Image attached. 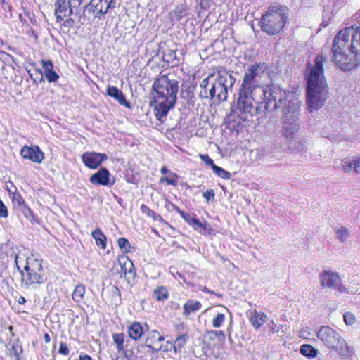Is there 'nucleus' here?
Wrapping results in <instances>:
<instances>
[{
    "label": "nucleus",
    "instance_id": "nucleus-52",
    "mask_svg": "<svg viewBox=\"0 0 360 360\" xmlns=\"http://www.w3.org/2000/svg\"><path fill=\"white\" fill-rule=\"evenodd\" d=\"M163 57L168 58V59H167V60H173L176 57V53L174 51L168 50L167 53H165Z\"/></svg>",
    "mask_w": 360,
    "mask_h": 360
},
{
    "label": "nucleus",
    "instance_id": "nucleus-51",
    "mask_svg": "<svg viewBox=\"0 0 360 360\" xmlns=\"http://www.w3.org/2000/svg\"><path fill=\"white\" fill-rule=\"evenodd\" d=\"M203 197L209 202L210 200H213L214 198V191L212 189L207 190L203 193Z\"/></svg>",
    "mask_w": 360,
    "mask_h": 360
},
{
    "label": "nucleus",
    "instance_id": "nucleus-49",
    "mask_svg": "<svg viewBox=\"0 0 360 360\" xmlns=\"http://www.w3.org/2000/svg\"><path fill=\"white\" fill-rule=\"evenodd\" d=\"M192 226L195 229V231H197L200 233L202 232V229H204V230L206 229V224H202V223L200 222L197 219H196V222H194Z\"/></svg>",
    "mask_w": 360,
    "mask_h": 360
},
{
    "label": "nucleus",
    "instance_id": "nucleus-61",
    "mask_svg": "<svg viewBox=\"0 0 360 360\" xmlns=\"http://www.w3.org/2000/svg\"><path fill=\"white\" fill-rule=\"evenodd\" d=\"M112 289L113 292H117L119 295H120V292L116 286H112Z\"/></svg>",
    "mask_w": 360,
    "mask_h": 360
},
{
    "label": "nucleus",
    "instance_id": "nucleus-22",
    "mask_svg": "<svg viewBox=\"0 0 360 360\" xmlns=\"http://www.w3.org/2000/svg\"><path fill=\"white\" fill-rule=\"evenodd\" d=\"M121 274L129 282L130 278L135 276L136 272L132 262L126 258L122 262L120 261Z\"/></svg>",
    "mask_w": 360,
    "mask_h": 360
},
{
    "label": "nucleus",
    "instance_id": "nucleus-7",
    "mask_svg": "<svg viewBox=\"0 0 360 360\" xmlns=\"http://www.w3.org/2000/svg\"><path fill=\"white\" fill-rule=\"evenodd\" d=\"M283 94L277 98L278 106L276 108L283 107V120H297L300 115V105L296 96L290 92H286L281 88ZM275 108L271 106V110Z\"/></svg>",
    "mask_w": 360,
    "mask_h": 360
},
{
    "label": "nucleus",
    "instance_id": "nucleus-41",
    "mask_svg": "<svg viewBox=\"0 0 360 360\" xmlns=\"http://www.w3.org/2000/svg\"><path fill=\"white\" fill-rule=\"evenodd\" d=\"M18 208L27 219L32 221L34 219V214L32 211L26 204L22 205Z\"/></svg>",
    "mask_w": 360,
    "mask_h": 360
},
{
    "label": "nucleus",
    "instance_id": "nucleus-10",
    "mask_svg": "<svg viewBox=\"0 0 360 360\" xmlns=\"http://www.w3.org/2000/svg\"><path fill=\"white\" fill-rule=\"evenodd\" d=\"M264 68L263 63L250 65L245 71L240 88L252 90L255 87H263L264 85L258 84L257 78L261 77Z\"/></svg>",
    "mask_w": 360,
    "mask_h": 360
},
{
    "label": "nucleus",
    "instance_id": "nucleus-33",
    "mask_svg": "<svg viewBox=\"0 0 360 360\" xmlns=\"http://www.w3.org/2000/svg\"><path fill=\"white\" fill-rule=\"evenodd\" d=\"M153 296L157 300L162 301L167 299L168 291L165 287L159 286L154 290Z\"/></svg>",
    "mask_w": 360,
    "mask_h": 360
},
{
    "label": "nucleus",
    "instance_id": "nucleus-5",
    "mask_svg": "<svg viewBox=\"0 0 360 360\" xmlns=\"http://www.w3.org/2000/svg\"><path fill=\"white\" fill-rule=\"evenodd\" d=\"M333 46L349 52H360V26L352 25L341 30L335 37Z\"/></svg>",
    "mask_w": 360,
    "mask_h": 360
},
{
    "label": "nucleus",
    "instance_id": "nucleus-39",
    "mask_svg": "<svg viewBox=\"0 0 360 360\" xmlns=\"http://www.w3.org/2000/svg\"><path fill=\"white\" fill-rule=\"evenodd\" d=\"M117 244L119 248L123 252H129L130 251V243L127 238H120L117 240Z\"/></svg>",
    "mask_w": 360,
    "mask_h": 360
},
{
    "label": "nucleus",
    "instance_id": "nucleus-29",
    "mask_svg": "<svg viewBox=\"0 0 360 360\" xmlns=\"http://www.w3.org/2000/svg\"><path fill=\"white\" fill-rule=\"evenodd\" d=\"M92 237L95 239L96 243L102 249L106 248V237L100 229H96L91 233Z\"/></svg>",
    "mask_w": 360,
    "mask_h": 360
},
{
    "label": "nucleus",
    "instance_id": "nucleus-60",
    "mask_svg": "<svg viewBox=\"0 0 360 360\" xmlns=\"http://www.w3.org/2000/svg\"><path fill=\"white\" fill-rule=\"evenodd\" d=\"M307 330H302L301 332H300V336L304 338H307Z\"/></svg>",
    "mask_w": 360,
    "mask_h": 360
},
{
    "label": "nucleus",
    "instance_id": "nucleus-11",
    "mask_svg": "<svg viewBox=\"0 0 360 360\" xmlns=\"http://www.w3.org/2000/svg\"><path fill=\"white\" fill-rule=\"evenodd\" d=\"M84 0H57L56 2L55 15L58 22H62L65 17L70 16L73 9H77Z\"/></svg>",
    "mask_w": 360,
    "mask_h": 360
},
{
    "label": "nucleus",
    "instance_id": "nucleus-12",
    "mask_svg": "<svg viewBox=\"0 0 360 360\" xmlns=\"http://www.w3.org/2000/svg\"><path fill=\"white\" fill-rule=\"evenodd\" d=\"M307 85L306 89V103L309 112H313L315 109V66L309 63L307 65Z\"/></svg>",
    "mask_w": 360,
    "mask_h": 360
},
{
    "label": "nucleus",
    "instance_id": "nucleus-45",
    "mask_svg": "<svg viewBox=\"0 0 360 360\" xmlns=\"http://www.w3.org/2000/svg\"><path fill=\"white\" fill-rule=\"evenodd\" d=\"M13 202L20 207L25 204L24 199L19 193H14L13 195Z\"/></svg>",
    "mask_w": 360,
    "mask_h": 360
},
{
    "label": "nucleus",
    "instance_id": "nucleus-34",
    "mask_svg": "<svg viewBox=\"0 0 360 360\" xmlns=\"http://www.w3.org/2000/svg\"><path fill=\"white\" fill-rule=\"evenodd\" d=\"M141 210L143 213L147 214L149 217L153 218L155 221H158L160 222H164L163 218L155 213L153 210H150L148 206L146 205H142L141 206Z\"/></svg>",
    "mask_w": 360,
    "mask_h": 360
},
{
    "label": "nucleus",
    "instance_id": "nucleus-36",
    "mask_svg": "<svg viewBox=\"0 0 360 360\" xmlns=\"http://www.w3.org/2000/svg\"><path fill=\"white\" fill-rule=\"evenodd\" d=\"M212 169L213 172L221 178L224 179H229L231 178V174L229 172L224 170L223 168L217 166L216 165H213V167Z\"/></svg>",
    "mask_w": 360,
    "mask_h": 360
},
{
    "label": "nucleus",
    "instance_id": "nucleus-40",
    "mask_svg": "<svg viewBox=\"0 0 360 360\" xmlns=\"http://www.w3.org/2000/svg\"><path fill=\"white\" fill-rule=\"evenodd\" d=\"M186 339L187 338L185 335H179L176 338L174 343V349L175 352H177L178 350H180V349L186 344Z\"/></svg>",
    "mask_w": 360,
    "mask_h": 360
},
{
    "label": "nucleus",
    "instance_id": "nucleus-4",
    "mask_svg": "<svg viewBox=\"0 0 360 360\" xmlns=\"http://www.w3.org/2000/svg\"><path fill=\"white\" fill-rule=\"evenodd\" d=\"M24 271H21L22 287L37 288L44 283L46 278L42 268V261L39 257L34 255L28 257Z\"/></svg>",
    "mask_w": 360,
    "mask_h": 360
},
{
    "label": "nucleus",
    "instance_id": "nucleus-18",
    "mask_svg": "<svg viewBox=\"0 0 360 360\" xmlns=\"http://www.w3.org/2000/svg\"><path fill=\"white\" fill-rule=\"evenodd\" d=\"M20 154L23 158L30 160L35 163H41L44 159V153L37 146H25L21 148Z\"/></svg>",
    "mask_w": 360,
    "mask_h": 360
},
{
    "label": "nucleus",
    "instance_id": "nucleus-42",
    "mask_svg": "<svg viewBox=\"0 0 360 360\" xmlns=\"http://www.w3.org/2000/svg\"><path fill=\"white\" fill-rule=\"evenodd\" d=\"M225 320V315L221 313H219L213 319L212 321V326L214 328H220Z\"/></svg>",
    "mask_w": 360,
    "mask_h": 360
},
{
    "label": "nucleus",
    "instance_id": "nucleus-38",
    "mask_svg": "<svg viewBox=\"0 0 360 360\" xmlns=\"http://www.w3.org/2000/svg\"><path fill=\"white\" fill-rule=\"evenodd\" d=\"M177 175L175 173L169 172L168 176L162 177L160 179V182H166L167 184L173 185L174 186L177 185Z\"/></svg>",
    "mask_w": 360,
    "mask_h": 360
},
{
    "label": "nucleus",
    "instance_id": "nucleus-57",
    "mask_svg": "<svg viewBox=\"0 0 360 360\" xmlns=\"http://www.w3.org/2000/svg\"><path fill=\"white\" fill-rule=\"evenodd\" d=\"M160 172L162 174H169V172H171L166 167H162L160 169Z\"/></svg>",
    "mask_w": 360,
    "mask_h": 360
},
{
    "label": "nucleus",
    "instance_id": "nucleus-58",
    "mask_svg": "<svg viewBox=\"0 0 360 360\" xmlns=\"http://www.w3.org/2000/svg\"><path fill=\"white\" fill-rule=\"evenodd\" d=\"M44 339L46 343H49L51 342V337L48 333L44 334Z\"/></svg>",
    "mask_w": 360,
    "mask_h": 360
},
{
    "label": "nucleus",
    "instance_id": "nucleus-44",
    "mask_svg": "<svg viewBox=\"0 0 360 360\" xmlns=\"http://www.w3.org/2000/svg\"><path fill=\"white\" fill-rule=\"evenodd\" d=\"M337 238L341 241H345L349 236L347 229L345 227L342 226L340 229L336 231Z\"/></svg>",
    "mask_w": 360,
    "mask_h": 360
},
{
    "label": "nucleus",
    "instance_id": "nucleus-43",
    "mask_svg": "<svg viewBox=\"0 0 360 360\" xmlns=\"http://www.w3.org/2000/svg\"><path fill=\"white\" fill-rule=\"evenodd\" d=\"M344 322L347 326H352L356 322L355 315L350 311L345 312L343 315Z\"/></svg>",
    "mask_w": 360,
    "mask_h": 360
},
{
    "label": "nucleus",
    "instance_id": "nucleus-19",
    "mask_svg": "<svg viewBox=\"0 0 360 360\" xmlns=\"http://www.w3.org/2000/svg\"><path fill=\"white\" fill-rule=\"evenodd\" d=\"M164 336L158 331L153 330L148 334L146 339V346L153 351L158 352L162 349V342L164 341Z\"/></svg>",
    "mask_w": 360,
    "mask_h": 360
},
{
    "label": "nucleus",
    "instance_id": "nucleus-32",
    "mask_svg": "<svg viewBox=\"0 0 360 360\" xmlns=\"http://www.w3.org/2000/svg\"><path fill=\"white\" fill-rule=\"evenodd\" d=\"M22 350V347L19 343L13 342L8 347V354L11 357H15L18 360Z\"/></svg>",
    "mask_w": 360,
    "mask_h": 360
},
{
    "label": "nucleus",
    "instance_id": "nucleus-23",
    "mask_svg": "<svg viewBox=\"0 0 360 360\" xmlns=\"http://www.w3.org/2000/svg\"><path fill=\"white\" fill-rule=\"evenodd\" d=\"M250 314V322L255 329L262 326L268 320V316L264 312H257L254 310Z\"/></svg>",
    "mask_w": 360,
    "mask_h": 360
},
{
    "label": "nucleus",
    "instance_id": "nucleus-2",
    "mask_svg": "<svg viewBox=\"0 0 360 360\" xmlns=\"http://www.w3.org/2000/svg\"><path fill=\"white\" fill-rule=\"evenodd\" d=\"M153 89L155 114L158 120H161L176 103L178 82L170 79L167 75H162L155 81Z\"/></svg>",
    "mask_w": 360,
    "mask_h": 360
},
{
    "label": "nucleus",
    "instance_id": "nucleus-30",
    "mask_svg": "<svg viewBox=\"0 0 360 360\" xmlns=\"http://www.w3.org/2000/svg\"><path fill=\"white\" fill-rule=\"evenodd\" d=\"M112 340L113 342L116 345V348L118 352H124V349L125 347L124 345V333H113L112 334Z\"/></svg>",
    "mask_w": 360,
    "mask_h": 360
},
{
    "label": "nucleus",
    "instance_id": "nucleus-47",
    "mask_svg": "<svg viewBox=\"0 0 360 360\" xmlns=\"http://www.w3.org/2000/svg\"><path fill=\"white\" fill-rule=\"evenodd\" d=\"M58 353L65 356L69 354L70 349L65 342H60Z\"/></svg>",
    "mask_w": 360,
    "mask_h": 360
},
{
    "label": "nucleus",
    "instance_id": "nucleus-8",
    "mask_svg": "<svg viewBox=\"0 0 360 360\" xmlns=\"http://www.w3.org/2000/svg\"><path fill=\"white\" fill-rule=\"evenodd\" d=\"M345 49L333 46V60L335 64L342 70L348 71L355 68L360 63V52H349L346 53Z\"/></svg>",
    "mask_w": 360,
    "mask_h": 360
},
{
    "label": "nucleus",
    "instance_id": "nucleus-27",
    "mask_svg": "<svg viewBox=\"0 0 360 360\" xmlns=\"http://www.w3.org/2000/svg\"><path fill=\"white\" fill-rule=\"evenodd\" d=\"M353 169L356 173H360V157L354 158L353 162L343 161L342 169L345 172H351Z\"/></svg>",
    "mask_w": 360,
    "mask_h": 360
},
{
    "label": "nucleus",
    "instance_id": "nucleus-6",
    "mask_svg": "<svg viewBox=\"0 0 360 360\" xmlns=\"http://www.w3.org/2000/svg\"><path fill=\"white\" fill-rule=\"evenodd\" d=\"M235 79L231 74L224 72L216 74L215 78L209 89L211 99L216 98L219 102L224 101L228 96V91L231 89Z\"/></svg>",
    "mask_w": 360,
    "mask_h": 360
},
{
    "label": "nucleus",
    "instance_id": "nucleus-48",
    "mask_svg": "<svg viewBox=\"0 0 360 360\" xmlns=\"http://www.w3.org/2000/svg\"><path fill=\"white\" fill-rule=\"evenodd\" d=\"M35 73H31L30 71H28L29 75L32 80L36 82L37 79H39L38 75L40 76L39 80L41 81L43 79V74L42 71L40 70H35Z\"/></svg>",
    "mask_w": 360,
    "mask_h": 360
},
{
    "label": "nucleus",
    "instance_id": "nucleus-13",
    "mask_svg": "<svg viewBox=\"0 0 360 360\" xmlns=\"http://www.w3.org/2000/svg\"><path fill=\"white\" fill-rule=\"evenodd\" d=\"M321 284L323 287L330 288L338 290L340 292H344L345 288L342 283V280L339 274L330 271H324L320 274Z\"/></svg>",
    "mask_w": 360,
    "mask_h": 360
},
{
    "label": "nucleus",
    "instance_id": "nucleus-46",
    "mask_svg": "<svg viewBox=\"0 0 360 360\" xmlns=\"http://www.w3.org/2000/svg\"><path fill=\"white\" fill-rule=\"evenodd\" d=\"M8 215V212L7 207L0 199V218H6Z\"/></svg>",
    "mask_w": 360,
    "mask_h": 360
},
{
    "label": "nucleus",
    "instance_id": "nucleus-3",
    "mask_svg": "<svg viewBox=\"0 0 360 360\" xmlns=\"http://www.w3.org/2000/svg\"><path fill=\"white\" fill-rule=\"evenodd\" d=\"M287 19V8L281 5H274L269 6L262 15L259 25L263 32L274 35L283 29Z\"/></svg>",
    "mask_w": 360,
    "mask_h": 360
},
{
    "label": "nucleus",
    "instance_id": "nucleus-55",
    "mask_svg": "<svg viewBox=\"0 0 360 360\" xmlns=\"http://www.w3.org/2000/svg\"><path fill=\"white\" fill-rule=\"evenodd\" d=\"M122 352L124 354V356L122 358H124L126 360H130V358L131 356V352L130 354H129V352L125 351L124 349V352Z\"/></svg>",
    "mask_w": 360,
    "mask_h": 360
},
{
    "label": "nucleus",
    "instance_id": "nucleus-35",
    "mask_svg": "<svg viewBox=\"0 0 360 360\" xmlns=\"http://www.w3.org/2000/svg\"><path fill=\"white\" fill-rule=\"evenodd\" d=\"M177 212L180 214L181 217L190 225H193L194 222H196V217L194 214H189L181 211L178 207L176 208Z\"/></svg>",
    "mask_w": 360,
    "mask_h": 360
},
{
    "label": "nucleus",
    "instance_id": "nucleus-25",
    "mask_svg": "<svg viewBox=\"0 0 360 360\" xmlns=\"http://www.w3.org/2000/svg\"><path fill=\"white\" fill-rule=\"evenodd\" d=\"M129 336L135 340H139L143 334V328L139 322H134L128 328Z\"/></svg>",
    "mask_w": 360,
    "mask_h": 360
},
{
    "label": "nucleus",
    "instance_id": "nucleus-53",
    "mask_svg": "<svg viewBox=\"0 0 360 360\" xmlns=\"http://www.w3.org/2000/svg\"><path fill=\"white\" fill-rule=\"evenodd\" d=\"M202 291L205 292H207V293H210V294H214L216 295L217 297H222V295L221 294H217L215 293L214 292L209 290L206 287H202L201 289H200Z\"/></svg>",
    "mask_w": 360,
    "mask_h": 360
},
{
    "label": "nucleus",
    "instance_id": "nucleus-17",
    "mask_svg": "<svg viewBox=\"0 0 360 360\" xmlns=\"http://www.w3.org/2000/svg\"><path fill=\"white\" fill-rule=\"evenodd\" d=\"M82 162L89 169L98 168L103 162L108 159L105 153L96 152H85L82 156Z\"/></svg>",
    "mask_w": 360,
    "mask_h": 360
},
{
    "label": "nucleus",
    "instance_id": "nucleus-56",
    "mask_svg": "<svg viewBox=\"0 0 360 360\" xmlns=\"http://www.w3.org/2000/svg\"><path fill=\"white\" fill-rule=\"evenodd\" d=\"M79 360H92L91 356L86 354H81L79 356Z\"/></svg>",
    "mask_w": 360,
    "mask_h": 360
},
{
    "label": "nucleus",
    "instance_id": "nucleus-1",
    "mask_svg": "<svg viewBox=\"0 0 360 360\" xmlns=\"http://www.w3.org/2000/svg\"><path fill=\"white\" fill-rule=\"evenodd\" d=\"M282 94L281 88L274 84L255 87L252 90L240 88L236 109L240 113L251 117L265 115L271 111V106H278L276 101Z\"/></svg>",
    "mask_w": 360,
    "mask_h": 360
},
{
    "label": "nucleus",
    "instance_id": "nucleus-62",
    "mask_svg": "<svg viewBox=\"0 0 360 360\" xmlns=\"http://www.w3.org/2000/svg\"><path fill=\"white\" fill-rule=\"evenodd\" d=\"M116 360H126L124 358H117Z\"/></svg>",
    "mask_w": 360,
    "mask_h": 360
},
{
    "label": "nucleus",
    "instance_id": "nucleus-20",
    "mask_svg": "<svg viewBox=\"0 0 360 360\" xmlns=\"http://www.w3.org/2000/svg\"><path fill=\"white\" fill-rule=\"evenodd\" d=\"M107 94L111 98H113L115 101H117L120 105H123L127 108H131L130 103L126 99L125 96L115 86H108L107 89Z\"/></svg>",
    "mask_w": 360,
    "mask_h": 360
},
{
    "label": "nucleus",
    "instance_id": "nucleus-28",
    "mask_svg": "<svg viewBox=\"0 0 360 360\" xmlns=\"http://www.w3.org/2000/svg\"><path fill=\"white\" fill-rule=\"evenodd\" d=\"M216 74L210 75L207 78L204 79L200 84V87L202 90L200 91V96L201 97L207 98V93H209V89L211 86L212 82L214 81Z\"/></svg>",
    "mask_w": 360,
    "mask_h": 360
},
{
    "label": "nucleus",
    "instance_id": "nucleus-15",
    "mask_svg": "<svg viewBox=\"0 0 360 360\" xmlns=\"http://www.w3.org/2000/svg\"><path fill=\"white\" fill-rule=\"evenodd\" d=\"M316 336L328 347H335L340 340V335L329 326H322Z\"/></svg>",
    "mask_w": 360,
    "mask_h": 360
},
{
    "label": "nucleus",
    "instance_id": "nucleus-14",
    "mask_svg": "<svg viewBox=\"0 0 360 360\" xmlns=\"http://www.w3.org/2000/svg\"><path fill=\"white\" fill-rule=\"evenodd\" d=\"M115 7L114 0H91L86 8L88 12H92L96 17L100 18L108 13L110 8Z\"/></svg>",
    "mask_w": 360,
    "mask_h": 360
},
{
    "label": "nucleus",
    "instance_id": "nucleus-31",
    "mask_svg": "<svg viewBox=\"0 0 360 360\" xmlns=\"http://www.w3.org/2000/svg\"><path fill=\"white\" fill-rule=\"evenodd\" d=\"M85 294V286L84 285H77L72 295L73 300H75L77 302H81L83 298L84 295Z\"/></svg>",
    "mask_w": 360,
    "mask_h": 360
},
{
    "label": "nucleus",
    "instance_id": "nucleus-26",
    "mask_svg": "<svg viewBox=\"0 0 360 360\" xmlns=\"http://www.w3.org/2000/svg\"><path fill=\"white\" fill-rule=\"evenodd\" d=\"M201 303L199 301L194 300H188L183 307L184 315L186 316H189L191 314L195 313L201 307Z\"/></svg>",
    "mask_w": 360,
    "mask_h": 360
},
{
    "label": "nucleus",
    "instance_id": "nucleus-50",
    "mask_svg": "<svg viewBox=\"0 0 360 360\" xmlns=\"http://www.w3.org/2000/svg\"><path fill=\"white\" fill-rule=\"evenodd\" d=\"M200 158L207 165L210 166L212 168L213 167V165H214V161L207 155H200Z\"/></svg>",
    "mask_w": 360,
    "mask_h": 360
},
{
    "label": "nucleus",
    "instance_id": "nucleus-24",
    "mask_svg": "<svg viewBox=\"0 0 360 360\" xmlns=\"http://www.w3.org/2000/svg\"><path fill=\"white\" fill-rule=\"evenodd\" d=\"M43 68L44 69V75L49 82H56L59 75L53 70V63L50 60H41Z\"/></svg>",
    "mask_w": 360,
    "mask_h": 360
},
{
    "label": "nucleus",
    "instance_id": "nucleus-59",
    "mask_svg": "<svg viewBox=\"0 0 360 360\" xmlns=\"http://www.w3.org/2000/svg\"><path fill=\"white\" fill-rule=\"evenodd\" d=\"M25 302H26V300L24 297H20V298L18 299V303L20 304H24Z\"/></svg>",
    "mask_w": 360,
    "mask_h": 360
},
{
    "label": "nucleus",
    "instance_id": "nucleus-37",
    "mask_svg": "<svg viewBox=\"0 0 360 360\" xmlns=\"http://www.w3.org/2000/svg\"><path fill=\"white\" fill-rule=\"evenodd\" d=\"M300 352L306 356H315V349L310 345H303L300 348Z\"/></svg>",
    "mask_w": 360,
    "mask_h": 360
},
{
    "label": "nucleus",
    "instance_id": "nucleus-54",
    "mask_svg": "<svg viewBox=\"0 0 360 360\" xmlns=\"http://www.w3.org/2000/svg\"><path fill=\"white\" fill-rule=\"evenodd\" d=\"M269 327L273 332L278 331L276 323L274 321L270 322Z\"/></svg>",
    "mask_w": 360,
    "mask_h": 360
},
{
    "label": "nucleus",
    "instance_id": "nucleus-21",
    "mask_svg": "<svg viewBox=\"0 0 360 360\" xmlns=\"http://www.w3.org/2000/svg\"><path fill=\"white\" fill-rule=\"evenodd\" d=\"M297 120H283L282 132L288 139H292L298 131Z\"/></svg>",
    "mask_w": 360,
    "mask_h": 360
},
{
    "label": "nucleus",
    "instance_id": "nucleus-16",
    "mask_svg": "<svg viewBox=\"0 0 360 360\" xmlns=\"http://www.w3.org/2000/svg\"><path fill=\"white\" fill-rule=\"evenodd\" d=\"M89 181L94 185L112 186L115 179L106 168L103 167L91 176Z\"/></svg>",
    "mask_w": 360,
    "mask_h": 360
},
{
    "label": "nucleus",
    "instance_id": "nucleus-9",
    "mask_svg": "<svg viewBox=\"0 0 360 360\" xmlns=\"http://www.w3.org/2000/svg\"><path fill=\"white\" fill-rule=\"evenodd\" d=\"M326 61L323 56H316V110L323 105L329 95L328 87L323 76V63Z\"/></svg>",
    "mask_w": 360,
    "mask_h": 360
}]
</instances>
